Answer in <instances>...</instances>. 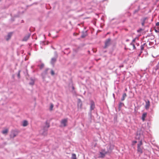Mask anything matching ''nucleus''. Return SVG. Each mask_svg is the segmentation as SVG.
Returning <instances> with one entry per match:
<instances>
[{"label":"nucleus","mask_w":159,"mask_h":159,"mask_svg":"<svg viewBox=\"0 0 159 159\" xmlns=\"http://www.w3.org/2000/svg\"><path fill=\"white\" fill-rule=\"evenodd\" d=\"M143 138V134L142 132L141 131H137L136 136V139H137L142 140Z\"/></svg>","instance_id":"f257e3e1"},{"label":"nucleus","mask_w":159,"mask_h":159,"mask_svg":"<svg viewBox=\"0 0 159 159\" xmlns=\"http://www.w3.org/2000/svg\"><path fill=\"white\" fill-rule=\"evenodd\" d=\"M68 120L67 118L62 119L60 122L61 126L64 127L66 126L67 125Z\"/></svg>","instance_id":"f03ea898"},{"label":"nucleus","mask_w":159,"mask_h":159,"mask_svg":"<svg viewBox=\"0 0 159 159\" xmlns=\"http://www.w3.org/2000/svg\"><path fill=\"white\" fill-rule=\"evenodd\" d=\"M108 152L106 151L105 149H102L101 150L100 153V157L101 158H103L105 156V155L107 154Z\"/></svg>","instance_id":"7ed1b4c3"},{"label":"nucleus","mask_w":159,"mask_h":159,"mask_svg":"<svg viewBox=\"0 0 159 159\" xmlns=\"http://www.w3.org/2000/svg\"><path fill=\"white\" fill-rule=\"evenodd\" d=\"M111 40L110 39H108L106 40L105 42V46L104 47V48H106L110 45Z\"/></svg>","instance_id":"20e7f679"},{"label":"nucleus","mask_w":159,"mask_h":159,"mask_svg":"<svg viewBox=\"0 0 159 159\" xmlns=\"http://www.w3.org/2000/svg\"><path fill=\"white\" fill-rule=\"evenodd\" d=\"M95 107V105L94 102L93 101H90V109L91 111L93 110Z\"/></svg>","instance_id":"39448f33"},{"label":"nucleus","mask_w":159,"mask_h":159,"mask_svg":"<svg viewBox=\"0 0 159 159\" xmlns=\"http://www.w3.org/2000/svg\"><path fill=\"white\" fill-rule=\"evenodd\" d=\"M78 108H82V103L80 99H79L78 102Z\"/></svg>","instance_id":"423d86ee"},{"label":"nucleus","mask_w":159,"mask_h":159,"mask_svg":"<svg viewBox=\"0 0 159 159\" xmlns=\"http://www.w3.org/2000/svg\"><path fill=\"white\" fill-rule=\"evenodd\" d=\"M143 147H137V151L140 154L143 153Z\"/></svg>","instance_id":"0eeeda50"},{"label":"nucleus","mask_w":159,"mask_h":159,"mask_svg":"<svg viewBox=\"0 0 159 159\" xmlns=\"http://www.w3.org/2000/svg\"><path fill=\"white\" fill-rule=\"evenodd\" d=\"M150 102L149 101L146 102V104L145 106L146 109L147 110L150 107Z\"/></svg>","instance_id":"6e6552de"},{"label":"nucleus","mask_w":159,"mask_h":159,"mask_svg":"<svg viewBox=\"0 0 159 159\" xmlns=\"http://www.w3.org/2000/svg\"><path fill=\"white\" fill-rule=\"evenodd\" d=\"M147 115V112H144L142 114L141 119L143 121H144L145 120V118L146 117Z\"/></svg>","instance_id":"1a4fd4ad"},{"label":"nucleus","mask_w":159,"mask_h":159,"mask_svg":"<svg viewBox=\"0 0 159 159\" xmlns=\"http://www.w3.org/2000/svg\"><path fill=\"white\" fill-rule=\"evenodd\" d=\"M12 35V33H8L7 37H6V39L7 40H9L11 38Z\"/></svg>","instance_id":"9d476101"},{"label":"nucleus","mask_w":159,"mask_h":159,"mask_svg":"<svg viewBox=\"0 0 159 159\" xmlns=\"http://www.w3.org/2000/svg\"><path fill=\"white\" fill-rule=\"evenodd\" d=\"M28 124L27 121L24 120L23 122L22 125L23 126L25 127L27 126Z\"/></svg>","instance_id":"9b49d317"},{"label":"nucleus","mask_w":159,"mask_h":159,"mask_svg":"<svg viewBox=\"0 0 159 159\" xmlns=\"http://www.w3.org/2000/svg\"><path fill=\"white\" fill-rule=\"evenodd\" d=\"M57 61V59L55 58H52L51 63L52 64H54V63L56 62Z\"/></svg>","instance_id":"f8f14e48"},{"label":"nucleus","mask_w":159,"mask_h":159,"mask_svg":"<svg viewBox=\"0 0 159 159\" xmlns=\"http://www.w3.org/2000/svg\"><path fill=\"white\" fill-rule=\"evenodd\" d=\"M143 145L142 140H140L139 141V143L137 145V147H142L141 146Z\"/></svg>","instance_id":"ddd939ff"},{"label":"nucleus","mask_w":159,"mask_h":159,"mask_svg":"<svg viewBox=\"0 0 159 159\" xmlns=\"http://www.w3.org/2000/svg\"><path fill=\"white\" fill-rule=\"evenodd\" d=\"M126 96H127V95H126V93H124L123 95L122 98L121 99V101H124L125 100V98L126 97Z\"/></svg>","instance_id":"4468645a"},{"label":"nucleus","mask_w":159,"mask_h":159,"mask_svg":"<svg viewBox=\"0 0 159 159\" xmlns=\"http://www.w3.org/2000/svg\"><path fill=\"white\" fill-rule=\"evenodd\" d=\"M145 44V43L143 44V45H142L141 46V53H142V51L144 50V46Z\"/></svg>","instance_id":"2eb2a0df"},{"label":"nucleus","mask_w":159,"mask_h":159,"mask_svg":"<svg viewBox=\"0 0 159 159\" xmlns=\"http://www.w3.org/2000/svg\"><path fill=\"white\" fill-rule=\"evenodd\" d=\"M8 132V129H5L2 131V133L4 134H6Z\"/></svg>","instance_id":"dca6fc26"},{"label":"nucleus","mask_w":159,"mask_h":159,"mask_svg":"<svg viewBox=\"0 0 159 159\" xmlns=\"http://www.w3.org/2000/svg\"><path fill=\"white\" fill-rule=\"evenodd\" d=\"M72 159H77L76 155L75 154H72Z\"/></svg>","instance_id":"f3484780"},{"label":"nucleus","mask_w":159,"mask_h":159,"mask_svg":"<svg viewBox=\"0 0 159 159\" xmlns=\"http://www.w3.org/2000/svg\"><path fill=\"white\" fill-rule=\"evenodd\" d=\"M49 127V125H48L47 126V127H44L43 128V130L44 131H47L48 128Z\"/></svg>","instance_id":"a211bd4d"},{"label":"nucleus","mask_w":159,"mask_h":159,"mask_svg":"<svg viewBox=\"0 0 159 159\" xmlns=\"http://www.w3.org/2000/svg\"><path fill=\"white\" fill-rule=\"evenodd\" d=\"M29 37V36H28L26 37H25L23 39V41H26L27 40L28 38Z\"/></svg>","instance_id":"6ab92c4d"},{"label":"nucleus","mask_w":159,"mask_h":159,"mask_svg":"<svg viewBox=\"0 0 159 159\" xmlns=\"http://www.w3.org/2000/svg\"><path fill=\"white\" fill-rule=\"evenodd\" d=\"M139 9L135 10L134 12V14H135V13H138V11H139Z\"/></svg>","instance_id":"aec40b11"},{"label":"nucleus","mask_w":159,"mask_h":159,"mask_svg":"<svg viewBox=\"0 0 159 159\" xmlns=\"http://www.w3.org/2000/svg\"><path fill=\"white\" fill-rule=\"evenodd\" d=\"M53 107V105L52 104H51L50 107V109L51 111L52 110Z\"/></svg>","instance_id":"412c9836"},{"label":"nucleus","mask_w":159,"mask_h":159,"mask_svg":"<svg viewBox=\"0 0 159 159\" xmlns=\"http://www.w3.org/2000/svg\"><path fill=\"white\" fill-rule=\"evenodd\" d=\"M51 73L52 75H54V71L52 70H51Z\"/></svg>","instance_id":"4be33fe9"},{"label":"nucleus","mask_w":159,"mask_h":159,"mask_svg":"<svg viewBox=\"0 0 159 159\" xmlns=\"http://www.w3.org/2000/svg\"><path fill=\"white\" fill-rule=\"evenodd\" d=\"M146 20V18H145L143 20V22H142V25L143 26L144 25V24H145V20Z\"/></svg>","instance_id":"5701e85b"},{"label":"nucleus","mask_w":159,"mask_h":159,"mask_svg":"<svg viewBox=\"0 0 159 159\" xmlns=\"http://www.w3.org/2000/svg\"><path fill=\"white\" fill-rule=\"evenodd\" d=\"M131 45L133 46L134 49L136 47L135 46V45H134V43H131Z\"/></svg>","instance_id":"b1692460"},{"label":"nucleus","mask_w":159,"mask_h":159,"mask_svg":"<svg viewBox=\"0 0 159 159\" xmlns=\"http://www.w3.org/2000/svg\"><path fill=\"white\" fill-rule=\"evenodd\" d=\"M48 70H49V69H46L44 71V73H45V74H47L48 71Z\"/></svg>","instance_id":"393cba45"},{"label":"nucleus","mask_w":159,"mask_h":159,"mask_svg":"<svg viewBox=\"0 0 159 159\" xmlns=\"http://www.w3.org/2000/svg\"><path fill=\"white\" fill-rule=\"evenodd\" d=\"M137 142L136 141H133L132 142V144L133 145H134Z\"/></svg>","instance_id":"a878e982"},{"label":"nucleus","mask_w":159,"mask_h":159,"mask_svg":"<svg viewBox=\"0 0 159 159\" xmlns=\"http://www.w3.org/2000/svg\"><path fill=\"white\" fill-rule=\"evenodd\" d=\"M44 66V65L43 64H41L40 66V68H43V67Z\"/></svg>","instance_id":"bb28decb"},{"label":"nucleus","mask_w":159,"mask_h":159,"mask_svg":"<svg viewBox=\"0 0 159 159\" xmlns=\"http://www.w3.org/2000/svg\"><path fill=\"white\" fill-rule=\"evenodd\" d=\"M156 25L159 26V22H158L156 23Z\"/></svg>","instance_id":"cd10ccee"},{"label":"nucleus","mask_w":159,"mask_h":159,"mask_svg":"<svg viewBox=\"0 0 159 159\" xmlns=\"http://www.w3.org/2000/svg\"><path fill=\"white\" fill-rule=\"evenodd\" d=\"M135 39H133V40H132V43H133V42H134L135 41Z\"/></svg>","instance_id":"c85d7f7f"},{"label":"nucleus","mask_w":159,"mask_h":159,"mask_svg":"<svg viewBox=\"0 0 159 159\" xmlns=\"http://www.w3.org/2000/svg\"><path fill=\"white\" fill-rule=\"evenodd\" d=\"M18 76L19 77H20V71L19 72L18 74Z\"/></svg>","instance_id":"c756f323"},{"label":"nucleus","mask_w":159,"mask_h":159,"mask_svg":"<svg viewBox=\"0 0 159 159\" xmlns=\"http://www.w3.org/2000/svg\"><path fill=\"white\" fill-rule=\"evenodd\" d=\"M84 37H85V36H84V35H82V36H81V37H82V38H84Z\"/></svg>","instance_id":"7c9ffc66"},{"label":"nucleus","mask_w":159,"mask_h":159,"mask_svg":"<svg viewBox=\"0 0 159 159\" xmlns=\"http://www.w3.org/2000/svg\"><path fill=\"white\" fill-rule=\"evenodd\" d=\"M30 84L31 85H33L34 84V83L33 82L32 83H30Z\"/></svg>","instance_id":"2f4dec72"},{"label":"nucleus","mask_w":159,"mask_h":159,"mask_svg":"<svg viewBox=\"0 0 159 159\" xmlns=\"http://www.w3.org/2000/svg\"><path fill=\"white\" fill-rule=\"evenodd\" d=\"M73 34H74V35H75L76 34H77L76 33H74Z\"/></svg>","instance_id":"473e14b6"},{"label":"nucleus","mask_w":159,"mask_h":159,"mask_svg":"<svg viewBox=\"0 0 159 159\" xmlns=\"http://www.w3.org/2000/svg\"><path fill=\"white\" fill-rule=\"evenodd\" d=\"M16 136V135H15V134H13V137H15Z\"/></svg>","instance_id":"72a5a7b5"},{"label":"nucleus","mask_w":159,"mask_h":159,"mask_svg":"<svg viewBox=\"0 0 159 159\" xmlns=\"http://www.w3.org/2000/svg\"><path fill=\"white\" fill-rule=\"evenodd\" d=\"M120 67H123V66H120Z\"/></svg>","instance_id":"f704fd0d"},{"label":"nucleus","mask_w":159,"mask_h":159,"mask_svg":"<svg viewBox=\"0 0 159 159\" xmlns=\"http://www.w3.org/2000/svg\"><path fill=\"white\" fill-rule=\"evenodd\" d=\"M43 134H44V135H45V133H43Z\"/></svg>","instance_id":"c9c22d12"},{"label":"nucleus","mask_w":159,"mask_h":159,"mask_svg":"<svg viewBox=\"0 0 159 159\" xmlns=\"http://www.w3.org/2000/svg\"><path fill=\"white\" fill-rule=\"evenodd\" d=\"M129 39H127V40H126V41H129Z\"/></svg>","instance_id":"e433bc0d"},{"label":"nucleus","mask_w":159,"mask_h":159,"mask_svg":"<svg viewBox=\"0 0 159 159\" xmlns=\"http://www.w3.org/2000/svg\"><path fill=\"white\" fill-rule=\"evenodd\" d=\"M122 104V103H120V105H121V104Z\"/></svg>","instance_id":"4c0bfd02"},{"label":"nucleus","mask_w":159,"mask_h":159,"mask_svg":"<svg viewBox=\"0 0 159 159\" xmlns=\"http://www.w3.org/2000/svg\"><path fill=\"white\" fill-rule=\"evenodd\" d=\"M155 31H156V32H157V30H155Z\"/></svg>","instance_id":"58836bf2"}]
</instances>
